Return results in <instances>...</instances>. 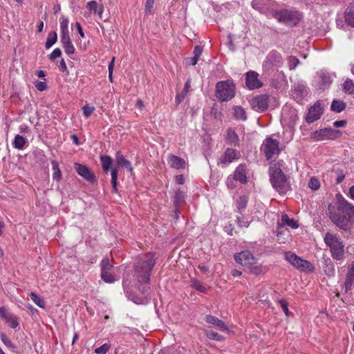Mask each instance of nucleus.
Instances as JSON below:
<instances>
[{
    "label": "nucleus",
    "mask_w": 354,
    "mask_h": 354,
    "mask_svg": "<svg viewBox=\"0 0 354 354\" xmlns=\"http://www.w3.org/2000/svg\"><path fill=\"white\" fill-rule=\"evenodd\" d=\"M343 89L349 95L354 94V81L347 79L343 84Z\"/></svg>",
    "instance_id": "obj_33"
},
{
    "label": "nucleus",
    "mask_w": 354,
    "mask_h": 354,
    "mask_svg": "<svg viewBox=\"0 0 354 354\" xmlns=\"http://www.w3.org/2000/svg\"><path fill=\"white\" fill-rule=\"evenodd\" d=\"M342 136L339 130L331 128H325L315 132V138L317 140L330 139L334 140Z\"/></svg>",
    "instance_id": "obj_10"
},
{
    "label": "nucleus",
    "mask_w": 354,
    "mask_h": 354,
    "mask_svg": "<svg viewBox=\"0 0 354 354\" xmlns=\"http://www.w3.org/2000/svg\"><path fill=\"white\" fill-rule=\"evenodd\" d=\"M60 21V29H61V33H69L68 27L69 21L67 18L65 17H62L59 19Z\"/></svg>",
    "instance_id": "obj_38"
},
{
    "label": "nucleus",
    "mask_w": 354,
    "mask_h": 354,
    "mask_svg": "<svg viewBox=\"0 0 354 354\" xmlns=\"http://www.w3.org/2000/svg\"><path fill=\"white\" fill-rule=\"evenodd\" d=\"M323 113L322 107L319 101H317L315 104L311 106L306 116V122L308 123H312L319 120Z\"/></svg>",
    "instance_id": "obj_14"
},
{
    "label": "nucleus",
    "mask_w": 354,
    "mask_h": 354,
    "mask_svg": "<svg viewBox=\"0 0 354 354\" xmlns=\"http://www.w3.org/2000/svg\"><path fill=\"white\" fill-rule=\"evenodd\" d=\"M285 259L292 266L301 271L313 272L314 270L313 266L308 261L302 259L290 251L285 252Z\"/></svg>",
    "instance_id": "obj_7"
},
{
    "label": "nucleus",
    "mask_w": 354,
    "mask_h": 354,
    "mask_svg": "<svg viewBox=\"0 0 354 354\" xmlns=\"http://www.w3.org/2000/svg\"><path fill=\"white\" fill-rule=\"evenodd\" d=\"M344 19L346 24L354 27V0L346 10Z\"/></svg>",
    "instance_id": "obj_22"
},
{
    "label": "nucleus",
    "mask_w": 354,
    "mask_h": 354,
    "mask_svg": "<svg viewBox=\"0 0 354 354\" xmlns=\"http://www.w3.org/2000/svg\"><path fill=\"white\" fill-rule=\"evenodd\" d=\"M83 114L86 118H88L94 111L93 107H90L88 106H84L82 108Z\"/></svg>",
    "instance_id": "obj_50"
},
{
    "label": "nucleus",
    "mask_w": 354,
    "mask_h": 354,
    "mask_svg": "<svg viewBox=\"0 0 354 354\" xmlns=\"http://www.w3.org/2000/svg\"><path fill=\"white\" fill-rule=\"evenodd\" d=\"M115 160L118 165L125 167L131 172L133 171L131 162L124 157L120 151L116 153Z\"/></svg>",
    "instance_id": "obj_24"
},
{
    "label": "nucleus",
    "mask_w": 354,
    "mask_h": 354,
    "mask_svg": "<svg viewBox=\"0 0 354 354\" xmlns=\"http://www.w3.org/2000/svg\"><path fill=\"white\" fill-rule=\"evenodd\" d=\"M190 87H191V80L189 79L186 81L185 86H184V88L182 91V92L180 93H178L176 96L175 102H176V105H178L184 100V99L187 96L188 92L189 91Z\"/></svg>",
    "instance_id": "obj_23"
},
{
    "label": "nucleus",
    "mask_w": 354,
    "mask_h": 354,
    "mask_svg": "<svg viewBox=\"0 0 354 354\" xmlns=\"http://www.w3.org/2000/svg\"><path fill=\"white\" fill-rule=\"evenodd\" d=\"M354 283V274L348 272L344 281L345 291L348 292L351 289V287Z\"/></svg>",
    "instance_id": "obj_34"
},
{
    "label": "nucleus",
    "mask_w": 354,
    "mask_h": 354,
    "mask_svg": "<svg viewBox=\"0 0 354 354\" xmlns=\"http://www.w3.org/2000/svg\"><path fill=\"white\" fill-rule=\"evenodd\" d=\"M299 63V59L295 56H290L288 59V64L290 70L295 69Z\"/></svg>",
    "instance_id": "obj_41"
},
{
    "label": "nucleus",
    "mask_w": 354,
    "mask_h": 354,
    "mask_svg": "<svg viewBox=\"0 0 354 354\" xmlns=\"http://www.w3.org/2000/svg\"><path fill=\"white\" fill-rule=\"evenodd\" d=\"M346 123V120H337L333 123V125L335 127H344Z\"/></svg>",
    "instance_id": "obj_60"
},
{
    "label": "nucleus",
    "mask_w": 354,
    "mask_h": 354,
    "mask_svg": "<svg viewBox=\"0 0 354 354\" xmlns=\"http://www.w3.org/2000/svg\"><path fill=\"white\" fill-rule=\"evenodd\" d=\"M61 43L63 47L71 43L69 33H61Z\"/></svg>",
    "instance_id": "obj_46"
},
{
    "label": "nucleus",
    "mask_w": 354,
    "mask_h": 354,
    "mask_svg": "<svg viewBox=\"0 0 354 354\" xmlns=\"http://www.w3.org/2000/svg\"><path fill=\"white\" fill-rule=\"evenodd\" d=\"M156 264L155 255L147 253L138 259L133 266V277L138 283H149L151 271Z\"/></svg>",
    "instance_id": "obj_2"
},
{
    "label": "nucleus",
    "mask_w": 354,
    "mask_h": 354,
    "mask_svg": "<svg viewBox=\"0 0 354 354\" xmlns=\"http://www.w3.org/2000/svg\"><path fill=\"white\" fill-rule=\"evenodd\" d=\"M258 76V73L254 71H249L246 73L245 84L250 89L259 88L262 86Z\"/></svg>",
    "instance_id": "obj_16"
},
{
    "label": "nucleus",
    "mask_w": 354,
    "mask_h": 354,
    "mask_svg": "<svg viewBox=\"0 0 354 354\" xmlns=\"http://www.w3.org/2000/svg\"><path fill=\"white\" fill-rule=\"evenodd\" d=\"M191 286L196 289L198 291H200L203 293L207 292V288L198 281L197 280H192L191 281Z\"/></svg>",
    "instance_id": "obj_39"
},
{
    "label": "nucleus",
    "mask_w": 354,
    "mask_h": 354,
    "mask_svg": "<svg viewBox=\"0 0 354 354\" xmlns=\"http://www.w3.org/2000/svg\"><path fill=\"white\" fill-rule=\"evenodd\" d=\"M261 149L263 152L267 160H270L274 156L278 155L281 151L279 149V141L272 138L271 137L267 138L263 141Z\"/></svg>",
    "instance_id": "obj_8"
},
{
    "label": "nucleus",
    "mask_w": 354,
    "mask_h": 354,
    "mask_svg": "<svg viewBox=\"0 0 354 354\" xmlns=\"http://www.w3.org/2000/svg\"><path fill=\"white\" fill-rule=\"evenodd\" d=\"M118 169L116 168H114L111 170V185L113 187V191L115 193L118 192V188H117V180H118Z\"/></svg>",
    "instance_id": "obj_36"
},
{
    "label": "nucleus",
    "mask_w": 354,
    "mask_h": 354,
    "mask_svg": "<svg viewBox=\"0 0 354 354\" xmlns=\"http://www.w3.org/2000/svg\"><path fill=\"white\" fill-rule=\"evenodd\" d=\"M248 198L245 196H241L237 200V208L241 211L244 209L248 204Z\"/></svg>",
    "instance_id": "obj_40"
},
{
    "label": "nucleus",
    "mask_w": 354,
    "mask_h": 354,
    "mask_svg": "<svg viewBox=\"0 0 354 354\" xmlns=\"http://www.w3.org/2000/svg\"><path fill=\"white\" fill-rule=\"evenodd\" d=\"M0 316L1 318L5 319V321L9 324V326L15 328L19 325V323L14 316H12L4 307H1L0 308Z\"/></svg>",
    "instance_id": "obj_19"
},
{
    "label": "nucleus",
    "mask_w": 354,
    "mask_h": 354,
    "mask_svg": "<svg viewBox=\"0 0 354 354\" xmlns=\"http://www.w3.org/2000/svg\"><path fill=\"white\" fill-rule=\"evenodd\" d=\"M203 53V48L200 46H196L194 49V54L195 57H197L199 59L200 56Z\"/></svg>",
    "instance_id": "obj_55"
},
{
    "label": "nucleus",
    "mask_w": 354,
    "mask_h": 354,
    "mask_svg": "<svg viewBox=\"0 0 354 354\" xmlns=\"http://www.w3.org/2000/svg\"><path fill=\"white\" fill-rule=\"evenodd\" d=\"M35 87L39 91H44L47 88V85L44 82L37 81L35 83Z\"/></svg>",
    "instance_id": "obj_52"
},
{
    "label": "nucleus",
    "mask_w": 354,
    "mask_h": 354,
    "mask_svg": "<svg viewBox=\"0 0 354 354\" xmlns=\"http://www.w3.org/2000/svg\"><path fill=\"white\" fill-rule=\"evenodd\" d=\"M282 225L290 227L292 229H297L299 227L297 221L293 218H290L287 214H283L281 216Z\"/></svg>",
    "instance_id": "obj_29"
},
{
    "label": "nucleus",
    "mask_w": 354,
    "mask_h": 354,
    "mask_svg": "<svg viewBox=\"0 0 354 354\" xmlns=\"http://www.w3.org/2000/svg\"><path fill=\"white\" fill-rule=\"evenodd\" d=\"M266 271V268L262 266H254L251 268V272L255 275H259L264 273Z\"/></svg>",
    "instance_id": "obj_45"
},
{
    "label": "nucleus",
    "mask_w": 354,
    "mask_h": 354,
    "mask_svg": "<svg viewBox=\"0 0 354 354\" xmlns=\"http://www.w3.org/2000/svg\"><path fill=\"white\" fill-rule=\"evenodd\" d=\"M335 205L330 204L328 214L330 221L340 230L348 231L351 221H354V205L346 201L340 194L337 195Z\"/></svg>",
    "instance_id": "obj_1"
},
{
    "label": "nucleus",
    "mask_w": 354,
    "mask_h": 354,
    "mask_svg": "<svg viewBox=\"0 0 354 354\" xmlns=\"http://www.w3.org/2000/svg\"><path fill=\"white\" fill-rule=\"evenodd\" d=\"M241 158V153L239 151L232 148H227L223 155L220 158V162L223 165H228L234 160Z\"/></svg>",
    "instance_id": "obj_15"
},
{
    "label": "nucleus",
    "mask_w": 354,
    "mask_h": 354,
    "mask_svg": "<svg viewBox=\"0 0 354 354\" xmlns=\"http://www.w3.org/2000/svg\"><path fill=\"white\" fill-rule=\"evenodd\" d=\"M269 96L268 95H260L252 98L251 105L257 111H263L268 109Z\"/></svg>",
    "instance_id": "obj_12"
},
{
    "label": "nucleus",
    "mask_w": 354,
    "mask_h": 354,
    "mask_svg": "<svg viewBox=\"0 0 354 354\" xmlns=\"http://www.w3.org/2000/svg\"><path fill=\"white\" fill-rule=\"evenodd\" d=\"M64 48V51L66 54L68 55H71V54H73L75 53V47L73 45L72 42L70 43L68 45H66L65 46L63 47Z\"/></svg>",
    "instance_id": "obj_51"
},
{
    "label": "nucleus",
    "mask_w": 354,
    "mask_h": 354,
    "mask_svg": "<svg viewBox=\"0 0 354 354\" xmlns=\"http://www.w3.org/2000/svg\"><path fill=\"white\" fill-rule=\"evenodd\" d=\"M175 182L177 184L183 185L184 183V176L183 175H178L175 177Z\"/></svg>",
    "instance_id": "obj_59"
},
{
    "label": "nucleus",
    "mask_w": 354,
    "mask_h": 354,
    "mask_svg": "<svg viewBox=\"0 0 354 354\" xmlns=\"http://www.w3.org/2000/svg\"><path fill=\"white\" fill-rule=\"evenodd\" d=\"M307 94L306 87L302 84L295 86L292 91V96L298 101L301 100Z\"/></svg>",
    "instance_id": "obj_25"
},
{
    "label": "nucleus",
    "mask_w": 354,
    "mask_h": 354,
    "mask_svg": "<svg viewBox=\"0 0 354 354\" xmlns=\"http://www.w3.org/2000/svg\"><path fill=\"white\" fill-rule=\"evenodd\" d=\"M100 159L104 171L108 172L113 163L112 159L107 156H101Z\"/></svg>",
    "instance_id": "obj_32"
},
{
    "label": "nucleus",
    "mask_w": 354,
    "mask_h": 354,
    "mask_svg": "<svg viewBox=\"0 0 354 354\" xmlns=\"http://www.w3.org/2000/svg\"><path fill=\"white\" fill-rule=\"evenodd\" d=\"M346 108V104L342 100H334L332 102L330 109L332 111L336 113H340L344 111Z\"/></svg>",
    "instance_id": "obj_27"
},
{
    "label": "nucleus",
    "mask_w": 354,
    "mask_h": 354,
    "mask_svg": "<svg viewBox=\"0 0 354 354\" xmlns=\"http://www.w3.org/2000/svg\"><path fill=\"white\" fill-rule=\"evenodd\" d=\"M62 55V51L59 48H55L53 51L50 54L49 59L51 61H54L57 57H59Z\"/></svg>",
    "instance_id": "obj_47"
},
{
    "label": "nucleus",
    "mask_w": 354,
    "mask_h": 354,
    "mask_svg": "<svg viewBox=\"0 0 354 354\" xmlns=\"http://www.w3.org/2000/svg\"><path fill=\"white\" fill-rule=\"evenodd\" d=\"M154 3V0H147L145 3V11L147 12H151Z\"/></svg>",
    "instance_id": "obj_53"
},
{
    "label": "nucleus",
    "mask_w": 354,
    "mask_h": 354,
    "mask_svg": "<svg viewBox=\"0 0 354 354\" xmlns=\"http://www.w3.org/2000/svg\"><path fill=\"white\" fill-rule=\"evenodd\" d=\"M133 302L137 304H143L145 303V299H140V298H138V297H135L133 299Z\"/></svg>",
    "instance_id": "obj_63"
},
{
    "label": "nucleus",
    "mask_w": 354,
    "mask_h": 354,
    "mask_svg": "<svg viewBox=\"0 0 354 354\" xmlns=\"http://www.w3.org/2000/svg\"><path fill=\"white\" fill-rule=\"evenodd\" d=\"M59 69L62 71V72H67L68 73V68H67V66H66V62L64 61V59H62L61 61H60V64H59Z\"/></svg>",
    "instance_id": "obj_57"
},
{
    "label": "nucleus",
    "mask_w": 354,
    "mask_h": 354,
    "mask_svg": "<svg viewBox=\"0 0 354 354\" xmlns=\"http://www.w3.org/2000/svg\"><path fill=\"white\" fill-rule=\"evenodd\" d=\"M225 140L226 142L230 146L238 147L240 145L238 135L231 128L227 129Z\"/></svg>",
    "instance_id": "obj_20"
},
{
    "label": "nucleus",
    "mask_w": 354,
    "mask_h": 354,
    "mask_svg": "<svg viewBox=\"0 0 354 354\" xmlns=\"http://www.w3.org/2000/svg\"><path fill=\"white\" fill-rule=\"evenodd\" d=\"M111 348L109 344L105 343L101 346L95 349V353L96 354H106Z\"/></svg>",
    "instance_id": "obj_44"
},
{
    "label": "nucleus",
    "mask_w": 354,
    "mask_h": 354,
    "mask_svg": "<svg viewBox=\"0 0 354 354\" xmlns=\"http://www.w3.org/2000/svg\"><path fill=\"white\" fill-rule=\"evenodd\" d=\"M235 84L231 80L218 82L216 84V97L222 102L229 101L235 96Z\"/></svg>",
    "instance_id": "obj_6"
},
{
    "label": "nucleus",
    "mask_w": 354,
    "mask_h": 354,
    "mask_svg": "<svg viewBox=\"0 0 354 354\" xmlns=\"http://www.w3.org/2000/svg\"><path fill=\"white\" fill-rule=\"evenodd\" d=\"M26 142H27L26 139L24 136L18 134L15 137L14 142H13V147L15 149L21 150L22 149H24Z\"/></svg>",
    "instance_id": "obj_26"
},
{
    "label": "nucleus",
    "mask_w": 354,
    "mask_h": 354,
    "mask_svg": "<svg viewBox=\"0 0 354 354\" xmlns=\"http://www.w3.org/2000/svg\"><path fill=\"white\" fill-rule=\"evenodd\" d=\"M349 196H350L351 198L354 200V185L351 186L349 188Z\"/></svg>",
    "instance_id": "obj_64"
},
{
    "label": "nucleus",
    "mask_w": 354,
    "mask_h": 354,
    "mask_svg": "<svg viewBox=\"0 0 354 354\" xmlns=\"http://www.w3.org/2000/svg\"><path fill=\"white\" fill-rule=\"evenodd\" d=\"M279 303L281 304V307L283 309V312L288 316L289 315V310H288V303L285 300H283V299L280 300Z\"/></svg>",
    "instance_id": "obj_54"
},
{
    "label": "nucleus",
    "mask_w": 354,
    "mask_h": 354,
    "mask_svg": "<svg viewBox=\"0 0 354 354\" xmlns=\"http://www.w3.org/2000/svg\"><path fill=\"white\" fill-rule=\"evenodd\" d=\"M104 11V7L102 5H100L97 8V12H95L100 18H102V15Z\"/></svg>",
    "instance_id": "obj_61"
},
{
    "label": "nucleus",
    "mask_w": 354,
    "mask_h": 354,
    "mask_svg": "<svg viewBox=\"0 0 354 354\" xmlns=\"http://www.w3.org/2000/svg\"><path fill=\"white\" fill-rule=\"evenodd\" d=\"M198 61V59L197 57H193L192 58H188L186 60V64L187 65H192L195 66Z\"/></svg>",
    "instance_id": "obj_56"
},
{
    "label": "nucleus",
    "mask_w": 354,
    "mask_h": 354,
    "mask_svg": "<svg viewBox=\"0 0 354 354\" xmlns=\"http://www.w3.org/2000/svg\"><path fill=\"white\" fill-rule=\"evenodd\" d=\"M234 116L237 120L245 121L247 119V115L245 110L240 106H236L233 108Z\"/></svg>",
    "instance_id": "obj_28"
},
{
    "label": "nucleus",
    "mask_w": 354,
    "mask_h": 354,
    "mask_svg": "<svg viewBox=\"0 0 354 354\" xmlns=\"http://www.w3.org/2000/svg\"><path fill=\"white\" fill-rule=\"evenodd\" d=\"M57 40V35L56 32L52 31L50 32L48 35V37L45 44V47L48 49L50 48L54 44L56 43Z\"/></svg>",
    "instance_id": "obj_30"
},
{
    "label": "nucleus",
    "mask_w": 354,
    "mask_h": 354,
    "mask_svg": "<svg viewBox=\"0 0 354 354\" xmlns=\"http://www.w3.org/2000/svg\"><path fill=\"white\" fill-rule=\"evenodd\" d=\"M205 321L209 324H212L213 325L218 326L220 329H221L223 331L229 330L228 327L225 324V322H223L222 320L219 319L218 318L214 316L207 315L205 317Z\"/></svg>",
    "instance_id": "obj_21"
},
{
    "label": "nucleus",
    "mask_w": 354,
    "mask_h": 354,
    "mask_svg": "<svg viewBox=\"0 0 354 354\" xmlns=\"http://www.w3.org/2000/svg\"><path fill=\"white\" fill-rule=\"evenodd\" d=\"M75 27H76V28H77V30L78 31V33L80 34V37L82 38H84V34L82 28L81 26V24L79 22H76L75 23Z\"/></svg>",
    "instance_id": "obj_58"
},
{
    "label": "nucleus",
    "mask_w": 354,
    "mask_h": 354,
    "mask_svg": "<svg viewBox=\"0 0 354 354\" xmlns=\"http://www.w3.org/2000/svg\"><path fill=\"white\" fill-rule=\"evenodd\" d=\"M308 187L313 190L318 189L320 187L319 180L315 177L310 178L308 183Z\"/></svg>",
    "instance_id": "obj_43"
},
{
    "label": "nucleus",
    "mask_w": 354,
    "mask_h": 354,
    "mask_svg": "<svg viewBox=\"0 0 354 354\" xmlns=\"http://www.w3.org/2000/svg\"><path fill=\"white\" fill-rule=\"evenodd\" d=\"M98 4L95 1H91L87 3L86 7L90 11H93L94 12H97V8H98Z\"/></svg>",
    "instance_id": "obj_49"
},
{
    "label": "nucleus",
    "mask_w": 354,
    "mask_h": 354,
    "mask_svg": "<svg viewBox=\"0 0 354 354\" xmlns=\"http://www.w3.org/2000/svg\"><path fill=\"white\" fill-rule=\"evenodd\" d=\"M235 261L243 266H250L255 263L256 259L249 251H243L234 255Z\"/></svg>",
    "instance_id": "obj_13"
},
{
    "label": "nucleus",
    "mask_w": 354,
    "mask_h": 354,
    "mask_svg": "<svg viewBox=\"0 0 354 354\" xmlns=\"http://www.w3.org/2000/svg\"><path fill=\"white\" fill-rule=\"evenodd\" d=\"M184 196H185V193L183 191H181L180 189H178L176 191L175 196H174V203H175L176 206H178L181 203H183V202L184 201Z\"/></svg>",
    "instance_id": "obj_37"
},
{
    "label": "nucleus",
    "mask_w": 354,
    "mask_h": 354,
    "mask_svg": "<svg viewBox=\"0 0 354 354\" xmlns=\"http://www.w3.org/2000/svg\"><path fill=\"white\" fill-rule=\"evenodd\" d=\"M30 299L39 307L41 308H45V301L40 297L39 295H37L35 292H30Z\"/></svg>",
    "instance_id": "obj_31"
},
{
    "label": "nucleus",
    "mask_w": 354,
    "mask_h": 354,
    "mask_svg": "<svg viewBox=\"0 0 354 354\" xmlns=\"http://www.w3.org/2000/svg\"><path fill=\"white\" fill-rule=\"evenodd\" d=\"M1 339L6 346L12 348H15V346L11 343L10 339L5 334L1 335Z\"/></svg>",
    "instance_id": "obj_48"
},
{
    "label": "nucleus",
    "mask_w": 354,
    "mask_h": 354,
    "mask_svg": "<svg viewBox=\"0 0 354 354\" xmlns=\"http://www.w3.org/2000/svg\"><path fill=\"white\" fill-rule=\"evenodd\" d=\"M233 179L240 182L241 184L248 183L247 168L245 164H240L234 172Z\"/></svg>",
    "instance_id": "obj_17"
},
{
    "label": "nucleus",
    "mask_w": 354,
    "mask_h": 354,
    "mask_svg": "<svg viewBox=\"0 0 354 354\" xmlns=\"http://www.w3.org/2000/svg\"><path fill=\"white\" fill-rule=\"evenodd\" d=\"M74 168L77 174L88 183H95L97 182L95 175L86 165L80 163H75Z\"/></svg>",
    "instance_id": "obj_9"
},
{
    "label": "nucleus",
    "mask_w": 354,
    "mask_h": 354,
    "mask_svg": "<svg viewBox=\"0 0 354 354\" xmlns=\"http://www.w3.org/2000/svg\"><path fill=\"white\" fill-rule=\"evenodd\" d=\"M324 241L330 248L331 257L336 261H342L344 259V245L337 234L330 232L326 233Z\"/></svg>",
    "instance_id": "obj_4"
},
{
    "label": "nucleus",
    "mask_w": 354,
    "mask_h": 354,
    "mask_svg": "<svg viewBox=\"0 0 354 354\" xmlns=\"http://www.w3.org/2000/svg\"><path fill=\"white\" fill-rule=\"evenodd\" d=\"M206 335L210 339L216 340V341H223L224 340V337L222 335H219L218 333H217L216 332H214L213 330L207 331Z\"/></svg>",
    "instance_id": "obj_42"
},
{
    "label": "nucleus",
    "mask_w": 354,
    "mask_h": 354,
    "mask_svg": "<svg viewBox=\"0 0 354 354\" xmlns=\"http://www.w3.org/2000/svg\"><path fill=\"white\" fill-rule=\"evenodd\" d=\"M167 160L170 167L175 169H184L187 166V163L183 158L171 153L168 156Z\"/></svg>",
    "instance_id": "obj_18"
},
{
    "label": "nucleus",
    "mask_w": 354,
    "mask_h": 354,
    "mask_svg": "<svg viewBox=\"0 0 354 354\" xmlns=\"http://www.w3.org/2000/svg\"><path fill=\"white\" fill-rule=\"evenodd\" d=\"M51 164L53 170V178L54 180L59 181L62 178V172L59 168L58 163L55 160H53Z\"/></svg>",
    "instance_id": "obj_35"
},
{
    "label": "nucleus",
    "mask_w": 354,
    "mask_h": 354,
    "mask_svg": "<svg viewBox=\"0 0 354 354\" xmlns=\"http://www.w3.org/2000/svg\"><path fill=\"white\" fill-rule=\"evenodd\" d=\"M270 175L272 187L280 194H286L290 190V185L279 166L277 165L270 166Z\"/></svg>",
    "instance_id": "obj_3"
},
{
    "label": "nucleus",
    "mask_w": 354,
    "mask_h": 354,
    "mask_svg": "<svg viewBox=\"0 0 354 354\" xmlns=\"http://www.w3.org/2000/svg\"><path fill=\"white\" fill-rule=\"evenodd\" d=\"M272 17L279 23L287 26H295L301 20V14L295 10L282 9L274 10L272 13Z\"/></svg>",
    "instance_id": "obj_5"
},
{
    "label": "nucleus",
    "mask_w": 354,
    "mask_h": 354,
    "mask_svg": "<svg viewBox=\"0 0 354 354\" xmlns=\"http://www.w3.org/2000/svg\"><path fill=\"white\" fill-rule=\"evenodd\" d=\"M237 220H238L239 225L241 227H248L249 224L247 221L245 222L243 221H241L240 217H237Z\"/></svg>",
    "instance_id": "obj_62"
},
{
    "label": "nucleus",
    "mask_w": 354,
    "mask_h": 354,
    "mask_svg": "<svg viewBox=\"0 0 354 354\" xmlns=\"http://www.w3.org/2000/svg\"><path fill=\"white\" fill-rule=\"evenodd\" d=\"M112 265L109 259H104L101 262V277L107 283H113L115 281L114 276L111 274Z\"/></svg>",
    "instance_id": "obj_11"
}]
</instances>
